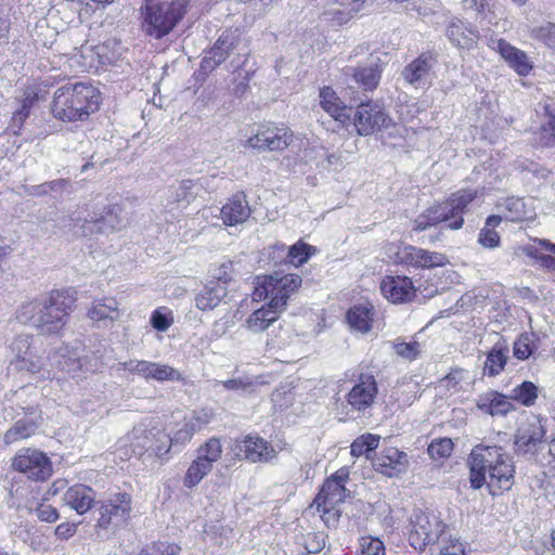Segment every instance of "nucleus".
Instances as JSON below:
<instances>
[{
    "instance_id": "obj_1",
    "label": "nucleus",
    "mask_w": 555,
    "mask_h": 555,
    "mask_svg": "<svg viewBox=\"0 0 555 555\" xmlns=\"http://www.w3.org/2000/svg\"><path fill=\"white\" fill-rule=\"evenodd\" d=\"M76 301V293L72 289H52L22 304L16 310V319L39 335L59 336L66 326Z\"/></svg>"
},
{
    "instance_id": "obj_2",
    "label": "nucleus",
    "mask_w": 555,
    "mask_h": 555,
    "mask_svg": "<svg viewBox=\"0 0 555 555\" xmlns=\"http://www.w3.org/2000/svg\"><path fill=\"white\" fill-rule=\"evenodd\" d=\"M302 283L298 274L274 273L258 281L253 293L256 301L269 299L267 306L254 311L246 320V327L254 333L263 332L275 322L285 309L287 299Z\"/></svg>"
},
{
    "instance_id": "obj_3",
    "label": "nucleus",
    "mask_w": 555,
    "mask_h": 555,
    "mask_svg": "<svg viewBox=\"0 0 555 555\" xmlns=\"http://www.w3.org/2000/svg\"><path fill=\"white\" fill-rule=\"evenodd\" d=\"M470 483L474 489L487 485L490 492L508 490L514 481L512 457L498 446H476L469 455Z\"/></svg>"
},
{
    "instance_id": "obj_4",
    "label": "nucleus",
    "mask_w": 555,
    "mask_h": 555,
    "mask_svg": "<svg viewBox=\"0 0 555 555\" xmlns=\"http://www.w3.org/2000/svg\"><path fill=\"white\" fill-rule=\"evenodd\" d=\"M99 93L94 87L66 83L55 91L51 112L60 120L76 121L99 109Z\"/></svg>"
},
{
    "instance_id": "obj_5",
    "label": "nucleus",
    "mask_w": 555,
    "mask_h": 555,
    "mask_svg": "<svg viewBox=\"0 0 555 555\" xmlns=\"http://www.w3.org/2000/svg\"><path fill=\"white\" fill-rule=\"evenodd\" d=\"M188 0H145L141 7L142 30L160 39L168 35L186 12Z\"/></svg>"
},
{
    "instance_id": "obj_6",
    "label": "nucleus",
    "mask_w": 555,
    "mask_h": 555,
    "mask_svg": "<svg viewBox=\"0 0 555 555\" xmlns=\"http://www.w3.org/2000/svg\"><path fill=\"white\" fill-rule=\"evenodd\" d=\"M10 364L18 372L37 376L40 380H52L55 374L49 367V354L44 356L31 334H20L9 345Z\"/></svg>"
},
{
    "instance_id": "obj_7",
    "label": "nucleus",
    "mask_w": 555,
    "mask_h": 555,
    "mask_svg": "<svg viewBox=\"0 0 555 555\" xmlns=\"http://www.w3.org/2000/svg\"><path fill=\"white\" fill-rule=\"evenodd\" d=\"M127 440L133 452L142 454L151 452L163 459L170 452V435L165 431L163 425L155 420H144L137 424L127 435Z\"/></svg>"
},
{
    "instance_id": "obj_8",
    "label": "nucleus",
    "mask_w": 555,
    "mask_h": 555,
    "mask_svg": "<svg viewBox=\"0 0 555 555\" xmlns=\"http://www.w3.org/2000/svg\"><path fill=\"white\" fill-rule=\"evenodd\" d=\"M353 125L357 133L363 137L377 132H387L389 137L401 135V127L376 102L361 103L353 115Z\"/></svg>"
},
{
    "instance_id": "obj_9",
    "label": "nucleus",
    "mask_w": 555,
    "mask_h": 555,
    "mask_svg": "<svg viewBox=\"0 0 555 555\" xmlns=\"http://www.w3.org/2000/svg\"><path fill=\"white\" fill-rule=\"evenodd\" d=\"M100 517L96 522L98 534L115 533L120 527L127 525L131 513V496L128 493H115L100 506Z\"/></svg>"
},
{
    "instance_id": "obj_10",
    "label": "nucleus",
    "mask_w": 555,
    "mask_h": 555,
    "mask_svg": "<svg viewBox=\"0 0 555 555\" xmlns=\"http://www.w3.org/2000/svg\"><path fill=\"white\" fill-rule=\"evenodd\" d=\"M293 142V132L284 126L272 122L261 124L256 132L243 144L246 149L258 152H282Z\"/></svg>"
},
{
    "instance_id": "obj_11",
    "label": "nucleus",
    "mask_w": 555,
    "mask_h": 555,
    "mask_svg": "<svg viewBox=\"0 0 555 555\" xmlns=\"http://www.w3.org/2000/svg\"><path fill=\"white\" fill-rule=\"evenodd\" d=\"M11 467L35 481H46L53 473L52 462L47 454L31 448H23L16 452L12 457Z\"/></svg>"
},
{
    "instance_id": "obj_12",
    "label": "nucleus",
    "mask_w": 555,
    "mask_h": 555,
    "mask_svg": "<svg viewBox=\"0 0 555 555\" xmlns=\"http://www.w3.org/2000/svg\"><path fill=\"white\" fill-rule=\"evenodd\" d=\"M441 222L447 223V228L451 230H459L464 224V218L460 216L449 198L428 207L417 216L413 222V230L421 232Z\"/></svg>"
},
{
    "instance_id": "obj_13",
    "label": "nucleus",
    "mask_w": 555,
    "mask_h": 555,
    "mask_svg": "<svg viewBox=\"0 0 555 555\" xmlns=\"http://www.w3.org/2000/svg\"><path fill=\"white\" fill-rule=\"evenodd\" d=\"M129 218L120 204H113L105 208L99 217L86 219L81 227V234L89 236L93 234H111L127 227Z\"/></svg>"
},
{
    "instance_id": "obj_14",
    "label": "nucleus",
    "mask_w": 555,
    "mask_h": 555,
    "mask_svg": "<svg viewBox=\"0 0 555 555\" xmlns=\"http://www.w3.org/2000/svg\"><path fill=\"white\" fill-rule=\"evenodd\" d=\"M395 262L412 266L421 269H433L443 267L449 262L448 257L442 253L429 251L413 245L398 247Z\"/></svg>"
},
{
    "instance_id": "obj_15",
    "label": "nucleus",
    "mask_w": 555,
    "mask_h": 555,
    "mask_svg": "<svg viewBox=\"0 0 555 555\" xmlns=\"http://www.w3.org/2000/svg\"><path fill=\"white\" fill-rule=\"evenodd\" d=\"M119 365L131 374H137L145 379L157 382H179L182 380V374L175 367L145 360H129L119 363Z\"/></svg>"
},
{
    "instance_id": "obj_16",
    "label": "nucleus",
    "mask_w": 555,
    "mask_h": 555,
    "mask_svg": "<svg viewBox=\"0 0 555 555\" xmlns=\"http://www.w3.org/2000/svg\"><path fill=\"white\" fill-rule=\"evenodd\" d=\"M377 393L375 377L370 374H361L358 383L346 396L347 404L351 411L364 413L373 405Z\"/></svg>"
},
{
    "instance_id": "obj_17",
    "label": "nucleus",
    "mask_w": 555,
    "mask_h": 555,
    "mask_svg": "<svg viewBox=\"0 0 555 555\" xmlns=\"http://www.w3.org/2000/svg\"><path fill=\"white\" fill-rule=\"evenodd\" d=\"M441 532L440 522L425 513L414 514L411 520L410 543L414 548L434 543Z\"/></svg>"
},
{
    "instance_id": "obj_18",
    "label": "nucleus",
    "mask_w": 555,
    "mask_h": 555,
    "mask_svg": "<svg viewBox=\"0 0 555 555\" xmlns=\"http://www.w3.org/2000/svg\"><path fill=\"white\" fill-rule=\"evenodd\" d=\"M237 456H243L251 463L270 462L276 457L278 452L263 438L258 436H246L235 442Z\"/></svg>"
},
{
    "instance_id": "obj_19",
    "label": "nucleus",
    "mask_w": 555,
    "mask_h": 555,
    "mask_svg": "<svg viewBox=\"0 0 555 555\" xmlns=\"http://www.w3.org/2000/svg\"><path fill=\"white\" fill-rule=\"evenodd\" d=\"M437 62L436 53L431 51L423 52L403 68L402 76L410 85L424 86L428 82L430 70Z\"/></svg>"
},
{
    "instance_id": "obj_20",
    "label": "nucleus",
    "mask_w": 555,
    "mask_h": 555,
    "mask_svg": "<svg viewBox=\"0 0 555 555\" xmlns=\"http://www.w3.org/2000/svg\"><path fill=\"white\" fill-rule=\"evenodd\" d=\"M250 215V206L246 199V195L242 192L232 195L220 210V217L228 227L244 223L248 220Z\"/></svg>"
},
{
    "instance_id": "obj_21",
    "label": "nucleus",
    "mask_w": 555,
    "mask_h": 555,
    "mask_svg": "<svg viewBox=\"0 0 555 555\" xmlns=\"http://www.w3.org/2000/svg\"><path fill=\"white\" fill-rule=\"evenodd\" d=\"M49 367H51L57 378L59 372H64L69 376H77L82 371V359L77 357L67 346L59 347L49 353Z\"/></svg>"
},
{
    "instance_id": "obj_22",
    "label": "nucleus",
    "mask_w": 555,
    "mask_h": 555,
    "mask_svg": "<svg viewBox=\"0 0 555 555\" xmlns=\"http://www.w3.org/2000/svg\"><path fill=\"white\" fill-rule=\"evenodd\" d=\"M383 295L392 302L411 300L415 295L412 281L404 276H388L380 284Z\"/></svg>"
},
{
    "instance_id": "obj_23",
    "label": "nucleus",
    "mask_w": 555,
    "mask_h": 555,
    "mask_svg": "<svg viewBox=\"0 0 555 555\" xmlns=\"http://www.w3.org/2000/svg\"><path fill=\"white\" fill-rule=\"evenodd\" d=\"M446 35L455 47L468 50L474 48L479 40V31L457 18L450 22Z\"/></svg>"
},
{
    "instance_id": "obj_24",
    "label": "nucleus",
    "mask_w": 555,
    "mask_h": 555,
    "mask_svg": "<svg viewBox=\"0 0 555 555\" xmlns=\"http://www.w3.org/2000/svg\"><path fill=\"white\" fill-rule=\"evenodd\" d=\"M495 50L520 76H527L533 67L532 63L524 51L512 46L504 39H499L496 41Z\"/></svg>"
},
{
    "instance_id": "obj_25",
    "label": "nucleus",
    "mask_w": 555,
    "mask_h": 555,
    "mask_svg": "<svg viewBox=\"0 0 555 555\" xmlns=\"http://www.w3.org/2000/svg\"><path fill=\"white\" fill-rule=\"evenodd\" d=\"M545 430L540 422L528 425L516 435V451L521 454L535 453L543 442Z\"/></svg>"
},
{
    "instance_id": "obj_26",
    "label": "nucleus",
    "mask_w": 555,
    "mask_h": 555,
    "mask_svg": "<svg viewBox=\"0 0 555 555\" xmlns=\"http://www.w3.org/2000/svg\"><path fill=\"white\" fill-rule=\"evenodd\" d=\"M94 501V491L85 485H75L64 493V502L80 515L88 512Z\"/></svg>"
},
{
    "instance_id": "obj_27",
    "label": "nucleus",
    "mask_w": 555,
    "mask_h": 555,
    "mask_svg": "<svg viewBox=\"0 0 555 555\" xmlns=\"http://www.w3.org/2000/svg\"><path fill=\"white\" fill-rule=\"evenodd\" d=\"M234 49V43L230 35L219 37L215 46L206 53L202 60L201 67L204 70H212L221 64Z\"/></svg>"
},
{
    "instance_id": "obj_28",
    "label": "nucleus",
    "mask_w": 555,
    "mask_h": 555,
    "mask_svg": "<svg viewBox=\"0 0 555 555\" xmlns=\"http://www.w3.org/2000/svg\"><path fill=\"white\" fill-rule=\"evenodd\" d=\"M40 426V416L17 420L4 434L3 442L9 446L35 435Z\"/></svg>"
},
{
    "instance_id": "obj_29",
    "label": "nucleus",
    "mask_w": 555,
    "mask_h": 555,
    "mask_svg": "<svg viewBox=\"0 0 555 555\" xmlns=\"http://www.w3.org/2000/svg\"><path fill=\"white\" fill-rule=\"evenodd\" d=\"M406 454L396 448H388L373 461V465L380 473L391 477L404 467Z\"/></svg>"
},
{
    "instance_id": "obj_30",
    "label": "nucleus",
    "mask_w": 555,
    "mask_h": 555,
    "mask_svg": "<svg viewBox=\"0 0 555 555\" xmlns=\"http://www.w3.org/2000/svg\"><path fill=\"white\" fill-rule=\"evenodd\" d=\"M320 104L322 108L327 112L332 117L340 122H346L350 119V109L337 96L335 91L330 87H324L320 91Z\"/></svg>"
},
{
    "instance_id": "obj_31",
    "label": "nucleus",
    "mask_w": 555,
    "mask_h": 555,
    "mask_svg": "<svg viewBox=\"0 0 555 555\" xmlns=\"http://www.w3.org/2000/svg\"><path fill=\"white\" fill-rule=\"evenodd\" d=\"M477 408L492 416L506 415L514 409L508 398L496 391H489L479 396Z\"/></svg>"
},
{
    "instance_id": "obj_32",
    "label": "nucleus",
    "mask_w": 555,
    "mask_h": 555,
    "mask_svg": "<svg viewBox=\"0 0 555 555\" xmlns=\"http://www.w3.org/2000/svg\"><path fill=\"white\" fill-rule=\"evenodd\" d=\"M87 317L92 321H115L119 318L118 302L113 297L98 298L92 301L87 312Z\"/></svg>"
},
{
    "instance_id": "obj_33",
    "label": "nucleus",
    "mask_w": 555,
    "mask_h": 555,
    "mask_svg": "<svg viewBox=\"0 0 555 555\" xmlns=\"http://www.w3.org/2000/svg\"><path fill=\"white\" fill-rule=\"evenodd\" d=\"M345 496V486L337 483L334 479H326L317 498L314 499L311 507H315L317 511H321L322 505H336L343 502Z\"/></svg>"
},
{
    "instance_id": "obj_34",
    "label": "nucleus",
    "mask_w": 555,
    "mask_h": 555,
    "mask_svg": "<svg viewBox=\"0 0 555 555\" xmlns=\"http://www.w3.org/2000/svg\"><path fill=\"white\" fill-rule=\"evenodd\" d=\"M373 315V306L358 305L350 308L346 318L352 330L365 334L372 328Z\"/></svg>"
},
{
    "instance_id": "obj_35",
    "label": "nucleus",
    "mask_w": 555,
    "mask_h": 555,
    "mask_svg": "<svg viewBox=\"0 0 555 555\" xmlns=\"http://www.w3.org/2000/svg\"><path fill=\"white\" fill-rule=\"evenodd\" d=\"M508 347L503 343H496L487 354L483 363V374L494 377L505 367L508 360Z\"/></svg>"
},
{
    "instance_id": "obj_36",
    "label": "nucleus",
    "mask_w": 555,
    "mask_h": 555,
    "mask_svg": "<svg viewBox=\"0 0 555 555\" xmlns=\"http://www.w3.org/2000/svg\"><path fill=\"white\" fill-rule=\"evenodd\" d=\"M227 295L225 286L219 283L206 285L196 296V307L201 310H211L216 308L221 299Z\"/></svg>"
},
{
    "instance_id": "obj_37",
    "label": "nucleus",
    "mask_w": 555,
    "mask_h": 555,
    "mask_svg": "<svg viewBox=\"0 0 555 555\" xmlns=\"http://www.w3.org/2000/svg\"><path fill=\"white\" fill-rule=\"evenodd\" d=\"M354 81L364 90H373L377 87L380 78V69L377 65H370L360 68H349Z\"/></svg>"
},
{
    "instance_id": "obj_38",
    "label": "nucleus",
    "mask_w": 555,
    "mask_h": 555,
    "mask_svg": "<svg viewBox=\"0 0 555 555\" xmlns=\"http://www.w3.org/2000/svg\"><path fill=\"white\" fill-rule=\"evenodd\" d=\"M502 221L501 216L492 215L487 218L485 227L480 230L478 242L486 248H495L500 245L501 237L494 230Z\"/></svg>"
},
{
    "instance_id": "obj_39",
    "label": "nucleus",
    "mask_w": 555,
    "mask_h": 555,
    "mask_svg": "<svg viewBox=\"0 0 555 555\" xmlns=\"http://www.w3.org/2000/svg\"><path fill=\"white\" fill-rule=\"evenodd\" d=\"M222 444L218 438H210L197 449V459L212 468L222 455Z\"/></svg>"
},
{
    "instance_id": "obj_40",
    "label": "nucleus",
    "mask_w": 555,
    "mask_h": 555,
    "mask_svg": "<svg viewBox=\"0 0 555 555\" xmlns=\"http://www.w3.org/2000/svg\"><path fill=\"white\" fill-rule=\"evenodd\" d=\"M380 437L372 434H365L358 437L350 447L352 456L359 457L365 455L371 459V453L378 447Z\"/></svg>"
},
{
    "instance_id": "obj_41",
    "label": "nucleus",
    "mask_w": 555,
    "mask_h": 555,
    "mask_svg": "<svg viewBox=\"0 0 555 555\" xmlns=\"http://www.w3.org/2000/svg\"><path fill=\"white\" fill-rule=\"evenodd\" d=\"M211 467L197 457L189 466L183 478L184 487L192 489L197 486L205 476L211 472Z\"/></svg>"
},
{
    "instance_id": "obj_42",
    "label": "nucleus",
    "mask_w": 555,
    "mask_h": 555,
    "mask_svg": "<svg viewBox=\"0 0 555 555\" xmlns=\"http://www.w3.org/2000/svg\"><path fill=\"white\" fill-rule=\"evenodd\" d=\"M509 398L531 406L538 398V387L532 382H524L512 390Z\"/></svg>"
},
{
    "instance_id": "obj_43",
    "label": "nucleus",
    "mask_w": 555,
    "mask_h": 555,
    "mask_svg": "<svg viewBox=\"0 0 555 555\" xmlns=\"http://www.w3.org/2000/svg\"><path fill=\"white\" fill-rule=\"evenodd\" d=\"M502 206L505 209L504 216L502 218L506 220L518 222L527 218L525 203L521 198H506Z\"/></svg>"
},
{
    "instance_id": "obj_44",
    "label": "nucleus",
    "mask_w": 555,
    "mask_h": 555,
    "mask_svg": "<svg viewBox=\"0 0 555 555\" xmlns=\"http://www.w3.org/2000/svg\"><path fill=\"white\" fill-rule=\"evenodd\" d=\"M535 142L542 147L555 146V115L548 114V119L540 127L535 134Z\"/></svg>"
},
{
    "instance_id": "obj_45",
    "label": "nucleus",
    "mask_w": 555,
    "mask_h": 555,
    "mask_svg": "<svg viewBox=\"0 0 555 555\" xmlns=\"http://www.w3.org/2000/svg\"><path fill=\"white\" fill-rule=\"evenodd\" d=\"M530 36L548 48L555 49V23L545 22L539 26L532 27Z\"/></svg>"
},
{
    "instance_id": "obj_46",
    "label": "nucleus",
    "mask_w": 555,
    "mask_h": 555,
    "mask_svg": "<svg viewBox=\"0 0 555 555\" xmlns=\"http://www.w3.org/2000/svg\"><path fill=\"white\" fill-rule=\"evenodd\" d=\"M478 191L473 189H463L452 193L448 198L456 208V211L463 217L467 206L477 197Z\"/></svg>"
},
{
    "instance_id": "obj_47",
    "label": "nucleus",
    "mask_w": 555,
    "mask_h": 555,
    "mask_svg": "<svg viewBox=\"0 0 555 555\" xmlns=\"http://www.w3.org/2000/svg\"><path fill=\"white\" fill-rule=\"evenodd\" d=\"M314 251V247L299 242L289 247L287 257L291 263L298 267L306 262Z\"/></svg>"
},
{
    "instance_id": "obj_48",
    "label": "nucleus",
    "mask_w": 555,
    "mask_h": 555,
    "mask_svg": "<svg viewBox=\"0 0 555 555\" xmlns=\"http://www.w3.org/2000/svg\"><path fill=\"white\" fill-rule=\"evenodd\" d=\"M493 0H464L463 7L467 11H473L477 16L482 20L488 18L489 23L492 22L490 14L492 13Z\"/></svg>"
},
{
    "instance_id": "obj_49",
    "label": "nucleus",
    "mask_w": 555,
    "mask_h": 555,
    "mask_svg": "<svg viewBox=\"0 0 555 555\" xmlns=\"http://www.w3.org/2000/svg\"><path fill=\"white\" fill-rule=\"evenodd\" d=\"M173 323L172 311L168 308L162 307L156 309L151 317V325L160 332L167 331Z\"/></svg>"
},
{
    "instance_id": "obj_50",
    "label": "nucleus",
    "mask_w": 555,
    "mask_h": 555,
    "mask_svg": "<svg viewBox=\"0 0 555 555\" xmlns=\"http://www.w3.org/2000/svg\"><path fill=\"white\" fill-rule=\"evenodd\" d=\"M453 450V442L449 438H441L428 446V454L434 457H447Z\"/></svg>"
},
{
    "instance_id": "obj_51",
    "label": "nucleus",
    "mask_w": 555,
    "mask_h": 555,
    "mask_svg": "<svg viewBox=\"0 0 555 555\" xmlns=\"http://www.w3.org/2000/svg\"><path fill=\"white\" fill-rule=\"evenodd\" d=\"M463 379L464 371L461 369H454L446 377L439 380V387L454 393L459 391L460 384Z\"/></svg>"
},
{
    "instance_id": "obj_52",
    "label": "nucleus",
    "mask_w": 555,
    "mask_h": 555,
    "mask_svg": "<svg viewBox=\"0 0 555 555\" xmlns=\"http://www.w3.org/2000/svg\"><path fill=\"white\" fill-rule=\"evenodd\" d=\"M212 417L214 413L211 410L203 409L194 411L189 418H185V421L192 428H194V431L197 433L207 426L211 422Z\"/></svg>"
},
{
    "instance_id": "obj_53",
    "label": "nucleus",
    "mask_w": 555,
    "mask_h": 555,
    "mask_svg": "<svg viewBox=\"0 0 555 555\" xmlns=\"http://www.w3.org/2000/svg\"><path fill=\"white\" fill-rule=\"evenodd\" d=\"M395 351L398 356L408 359V360H414L421 352V345L420 343L413 340L410 343L405 341H396L393 344Z\"/></svg>"
},
{
    "instance_id": "obj_54",
    "label": "nucleus",
    "mask_w": 555,
    "mask_h": 555,
    "mask_svg": "<svg viewBox=\"0 0 555 555\" xmlns=\"http://www.w3.org/2000/svg\"><path fill=\"white\" fill-rule=\"evenodd\" d=\"M531 339L528 334H521L514 343L513 353L519 360H526L532 354Z\"/></svg>"
},
{
    "instance_id": "obj_55",
    "label": "nucleus",
    "mask_w": 555,
    "mask_h": 555,
    "mask_svg": "<svg viewBox=\"0 0 555 555\" xmlns=\"http://www.w3.org/2000/svg\"><path fill=\"white\" fill-rule=\"evenodd\" d=\"M254 380L246 376L216 383V385H221L224 389L233 391L247 390L254 386Z\"/></svg>"
},
{
    "instance_id": "obj_56",
    "label": "nucleus",
    "mask_w": 555,
    "mask_h": 555,
    "mask_svg": "<svg viewBox=\"0 0 555 555\" xmlns=\"http://www.w3.org/2000/svg\"><path fill=\"white\" fill-rule=\"evenodd\" d=\"M362 555H385V547L379 539L362 538Z\"/></svg>"
},
{
    "instance_id": "obj_57",
    "label": "nucleus",
    "mask_w": 555,
    "mask_h": 555,
    "mask_svg": "<svg viewBox=\"0 0 555 555\" xmlns=\"http://www.w3.org/2000/svg\"><path fill=\"white\" fill-rule=\"evenodd\" d=\"M195 434L194 428H192L189 423L184 420L183 424L179 429H177L173 434V436H170L171 439V446L173 443L176 444H184L188 441H190Z\"/></svg>"
},
{
    "instance_id": "obj_58",
    "label": "nucleus",
    "mask_w": 555,
    "mask_h": 555,
    "mask_svg": "<svg viewBox=\"0 0 555 555\" xmlns=\"http://www.w3.org/2000/svg\"><path fill=\"white\" fill-rule=\"evenodd\" d=\"M34 512L41 521L54 522L59 518L57 511L51 505L39 504Z\"/></svg>"
},
{
    "instance_id": "obj_59",
    "label": "nucleus",
    "mask_w": 555,
    "mask_h": 555,
    "mask_svg": "<svg viewBox=\"0 0 555 555\" xmlns=\"http://www.w3.org/2000/svg\"><path fill=\"white\" fill-rule=\"evenodd\" d=\"M319 512L322 513L321 517L327 527H335L337 525L339 512L335 508V505L331 506L324 504Z\"/></svg>"
},
{
    "instance_id": "obj_60",
    "label": "nucleus",
    "mask_w": 555,
    "mask_h": 555,
    "mask_svg": "<svg viewBox=\"0 0 555 555\" xmlns=\"http://www.w3.org/2000/svg\"><path fill=\"white\" fill-rule=\"evenodd\" d=\"M440 555H465L463 544L456 539H450L441 546Z\"/></svg>"
},
{
    "instance_id": "obj_61",
    "label": "nucleus",
    "mask_w": 555,
    "mask_h": 555,
    "mask_svg": "<svg viewBox=\"0 0 555 555\" xmlns=\"http://www.w3.org/2000/svg\"><path fill=\"white\" fill-rule=\"evenodd\" d=\"M190 181L183 182L178 188L170 190V197L175 203L188 202L191 185Z\"/></svg>"
},
{
    "instance_id": "obj_62",
    "label": "nucleus",
    "mask_w": 555,
    "mask_h": 555,
    "mask_svg": "<svg viewBox=\"0 0 555 555\" xmlns=\"http://www.w3.org/2000/svg\"><path fill=\"white\" fill-rule=\"evenodd\" d=\"M78 525L70 522L60 524L55 528V535L61 540H67L77 532Z\"/></svg>"
},
{
    "instance_id": "obj_63",
    "label": "nucleus",
    "mask_w": 555,
    "mask_h": 555,
    "mask_svg": "<svg viewBox=\"0 0 555 555\" xmlns=\"http://www.w3.org/2000/svg\"><path fill=\"white\" fill-rule=\"evenodd\" d=\"M68 184L69 182L66 179H59L36 185V189H42V192H55L63 191Z\"/></svg>"
},
{
    "instance_id": "obj_64",
    "label": "nucleus",
    "mask_w": 555,
    "mask_h": 555,
    "mask_svg": "<svg viewBox=\"0 0 555 555\" xmlns=\"http://www.w3.org/2000/svg\"><path fill=\"white\" fill-rule=\"evenodd\" d=\"M29 113L30 112L25 107L17 109L12 116V127L20 130L23 127L24 121L28 118Z\"/></svg>"
}]
</instances>
